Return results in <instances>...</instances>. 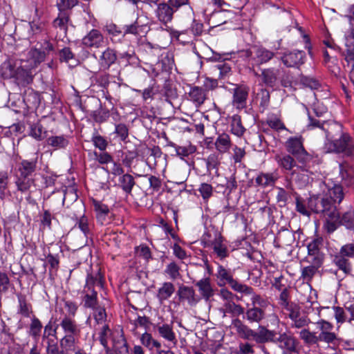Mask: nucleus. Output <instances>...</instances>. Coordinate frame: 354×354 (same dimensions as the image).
I'll return each instance as SVG.
<instances>
[{"label":"nucleus","mask_w":354,"mask_h":354,"mask_svg":"<svg viewBox=\"0 0 354 354\" xmlns=\"http://www.w3.org/2000/svg\"><path fill=\"white\" fill-rule=\"evenodd\" d=\"M16 185L18 190L24 192L28 190L34 183V180L30 178L21 175H16Z\"/></svg>","instance_id":"obj_36"},{"label":"nucleus","mask_w":354,"mask_h":354,"mask_svg":"<svg viewBox=\"0 0 354 354\" xmlns=\"http://www.w3.org/2000/svg\"><path fill=\"white\" fill-rule=\"evenodd\" d=\"M79 336L80 335H64L60 340L61 347L66 351H76L75 345L78 342Z\"/></svg>","instance_id":"obj_28"},{"label":"nucleus","mask_w":354,"mask_h":354,"mask_svg":"<svg viewBox=\"0 0 354 354\" xmlns=\"http://www.w3.org/2000/svg\"><path fill=\"white\" fill-rule=\"evenodd\" d=\"M299 337L308 346L318 344L319 342L318 335L315 332L304 328L299 333Z\"/></svg>","instance_id":"obj_26"},{"label":"nucleus","mask_w":354,"mask_h":354,"mask_svg":"<svg viewBox=\"0 0 354 354\" xmlns=\"http://www.w3.org/2000/svg\"><path fill=\"white\" fill-rule=\"evenodd\" d=\"M231 132L239 137L241 136L245 132V128L242 125L241 117L238 115H234L232 118Z\"/></svg>","instance_id":"obj_38"},{"label":"nucleus","mask_w":354,"mask_h":354,"mask_svg":"<svg viewBox=\"0 0 354 354\" xmlns=\"http://www.w3.org/2000/svg\"><path fill=\"white\" fill-rule=\"evenodd\" d=\"M189 95L190 99L197 105L202 104L205 100V93L204 91L199 87H193L191 88Z\"/></svg>","instance_id":"obj_37"},{"label":"nucleus","mask_w":354,"mask_h":354,"mask_svg":"<svg viewBox=\"0 0 354 354\" xmlns=\"http://www.w3.org/2000/svg\"><path fill=\"white\" fill-rule=\"evenodd\" d=\"M19 313L26 317H29L32 313V306L28 304L24 299L20 298L19 299Z\"/></svg>","instance_id":"obj_52"},{"label":"nucleus","mask_w":354,"mask_h":354,"mask_svg":"<svg viewBox=\"0 0 354 354\" xmlns=\"http://www.w3.org/2000/svg\"><path fill=\"white\" fill-rule=\"evenodd\" d=\"M334 317L337 324H342L346 321H348V316L346 311L341 307L333 306Z\"/></svg>","instance_id":"obj_47"},{"label":"nucleus","mask_w":354,"mask_h":354,"mask_svg":"<svg viewBox=\"0 0 354 354\" xmlns=\"http://www.w3.org/2000/svg\"><path fill=\"white\" fill-rule=\"evenodd\" d=\"M340 175L344 185L348 187H354V171L348 167L340 165Z\"/></svg>","instance_id":"obj_29"},{"label":"nucleus","mask_w":354,"mask_h":354,"mask_svg":"<svg viewBox=\"0 0 354 354\" xmlns=\"http://www.w3.org/2000/svg\"><path fill=\"white\" fill-rule=\"evenodd\" d=\"M239 326L238 332L244 338L254 340L256 342L257 332H254L248 327L243 325L239 321L238 322Z\"/></svg>","instance_id":"obj_42"},{"label":"nucleus","mask_w":354,"mask_h":354,"mask_svg":"<svg viewBox=\"0 0 354 354\" xmlns=\"http://www.w3.org/2000/svg\"><path fill=\"white\" fill-rule=\"evenodd\" d=\"M299 84L311 89H317L319 86L318 81L306 76L299 77Z\"/></svg>","instance_id":"obj_58"},{"label":"nucleus","mask_w":354,"mask_h":354,"mask_svg":"<svg viewBox=\"0 0 354 354\" xmlns=\"http://www.w3.org/2000/svg\"><path fill=\"white\" fill-rule=\"evenodd\" d=\"M93 205L96 212L97 220L100 221L101 223H103L109 213L108 206L96 200L93 201Z\"/></svg>","instance_id":"obj_31"},{"label":"nucleus","mask_w":354,"mask_h":354,"mask_svg":"<svg viewBox=\"0 0 354 354\" xmlns=\"http://www.w3.org/2000/svg\"><path fill=\"white\" fill-rule=\"evenodd\" d=\"M317 198H310L309 201V207L314 212L324 214L325 220L324 228L328 233L333 232L340 224H342L339 214L336 207L332 205L328 201V197L324 198L321 201V205H313Z\"/></svg>","instance_id":"obj_2"},{"label":"nucleus","mask_w":354,"mask_h":354,"mask_svg":"<svg viewBox=\"0 0 354 354\" xmlns=\"http://www.w3.org/2000/svg\"><path fill=\"white\" fill-rule=\"evenodd\" d=\"M175 148V151L178 156L181 157H186L189 155L194 153L196 151V147L192 145H189L188 146H177L174 144H172Z\"/></svg>","instance_id":"obj_44"},{"label":"nucleus","mask_w":354,"mask_h":354,"mask_svg":"<svg viewBox=\"0 0 354 354\" xmlns=\"http://www.w3.org/2000/svg\"><path fill=\"white\" fill-rule=\"evenodd\" d=\"M305 53L301 50H295L285 53L281 57V61L287 67H295L304 64Z\"/></svg>","instance_id":"obj_12"},{"label":"nucleus","mask_w":354,"mask_h":354,"mask_svg":"<svg viewBox=\"0 0 354 354\" xmlns=\"http://www.w3.org/2000/svg\"><path fill=\"white\" fill-rule=\"evenodd\" d=\"M64 335H80V328L76 322L68 317H64L60 323Z\"/></svg>","instance_id":"obj_20"},{"label":"nucleus","mask_w":354,"mask_h":354,"mask_svg":"<svg viewBox=\"0 0 354 354\" xmlns=\"http://www.w3.org/2000/svg\"><path fill=\"white\" fill-rule=\"evenodd\" d=\"M177 294L180 300L187 301L188 304L192 306H195L200 301L199 297L196 295L192 287L181 286L179 287Z\"/></svg>","instance_id":"obj_14"},{"label":"nucleus","mask_w":354,"mask_h":354,"mask_svg":"<svg viewBox=\"0 0 354 354\" xmlns=\"http://www.w3.org/2000/svg\"><path fill=\"white\" fill-rule=\"evenodd\" d=\"M281 349L295 352L298 345L297 339L290 332H285L276 336L275 342Z\"/></svg>","instance_id":"obj_8"},{"label":"nucleus","mask_w":354,"mask_h":354,"mask_svg":"<svg viewBox=\"0 0 354 354\" xmlns=\"http://www.w3.org/2000/svg\"><path fill=\"white\" fill-rule=\"evenodd\" d=\"M354 43V26L344 33V44L348 48H351Z\"/></svg>","instance_id":"obj_64"},{"label":"nucleus","mask_w":354,"mask_h":354,"mask_svg":"<svg viewBox=\"0 0 354 354\" xmlns=\"http://www.w3.org/2000/svg\"><path fill=\"white\" fill-rule=\"evenodd\" d=\"M30 136L37 140H41L43 136V127L39 123H35L30 126Z\"/></svg>","instance_id":"obj_57"},{"label":"nucleus","mask_w":354,"mask_h":354,"mask_svg":"<svg viewBox=\"0 0 354 354\" xmlns=\"http://www.w3.org/2000/svg\"><path fill=\"white\" fill-rule=\"evenodd\" d=\"M179 270L177 264L171 262L167 266L165 272L169 276L170 279L174 280L180 277Z\"/></svg>","instance_id":"obj_50"},{"label":"nucleus","mask_w":354,"mask_h":354,"mask_svg":"<svg viewBox=\"0 0 354 354\" xmlns=\"http://www.w3.org/2000/svg\"><path fill=\"white\" fill-rule=\"evenodd\" d=\"M94 158L100 164H108L113 162V158L107 152L97 153L94 151L93 153Z\"/></svg>","instance_id":"obj_61"},{"label":"nucleus","mask_w":354,"mask_h":354,"mask_svg":"<svg viewBox=\"0 0 354 354\" xmlns=\"http://www.w3.org/2000/svg\"><path fill=\"white\" fill-rule=\"evenodd\" d=\"M104 39L102 34L96 29L91 30L82 39V44L87 48H100L104 45Z\"/></svg>","instance_id":"obj_10"},{"label":"nucleus","mask_w":354,"mask_h":354,"mask_svg":"<svg viewBox=\"0 0 354 354\" xmlns=\"http://www.w3.org/2000/svg\"><path fill=\"white\" fill-rule=\"evenodd\" d=\"M251 295V301L254 306L257 307V306H259V308L262 309L269 306V302L260 295H254L253 293H252Z\"/></svg>","instance_id":"obj_62"},{"label":"nucleus","mask_w":354,"mask_h":354,"mask_svg":"<svg viewBox=\"0 0 354 354\" xmlns=\"http://www.w3.org/2000/svg\"><path fill=\"white\" fill-rule=\"evenodd\" d=\"M78 0H59L57 1V6L59 12L57 17L54 20V26L66 30L69 21V12L66 10L71 9L76 6Z\"/></svg>","instance_id":"obj_3"},{"label":"nucleus","mask_w":354,"mask_h":354,"mask_svg":"<svg viewBox=\"0 0 354 354\" xmlns=\"http://www.w3.org/2000/svg\"><path fill=\"white\" fill-rule=\"evenodd\" d=\"M278 73L279 71L274 68L264 69L261 73L263 82L270 86H274L277 81Z\"/></svg>","instance_id":"obj_32"},{"label":"nucleus","mask_w":354,"mask_h":354,"mask_svg":"<svg viewBox=\"0 0 354 354\" xmlns=\"http://www.w3.org/2000/svg\"><path fill=\"white\" fill-rule=\"evenodd\" d=\"M175 291V287L171 282H165L158 288L156 297L160 304L169 299Z\"/></svg>","instance_id":"obj_18"},{"label":"nucleus","mask_w":354,"mask_h":354,"mask_svg":"<svg viewBox=\"0 0 354 354\" xmlns=\"http://www.w3.org/2000/svg\"><path fill=\"white\" fill-rule=\"evenodd\" d=\"M267 124L270 128L276 131H279L286 129L285 125L281 121V120L274 115H271L268 118Z\"/></svg>","instance_id":"obj_54"},{"label":"nucleus","mask_w":354,"mask_h":354,"mask_svg":"<svg viewBox=\"0 0 354 354\" xmlns=\"http://www.w3.org/2000/svg\"><path fill=\"white\" fill-rule=\"evenodd\" d=\"M210 244L214 250V252L219 258L223 259L227 256V247L225 244H223V237L220 234H216L214 239L211 241Z\"/></svg>","instance_id":"obj_23"},{"label":"nucleus","mask_w":354,"mask_h":354,"mask_svg":"<svg viewBox=\"0 0 354 354\" xmlns=\"http://www.w3.org/2000/svg\"><path fill=\"white\" fill-rule=\"evenodd\" d=\"M227 284H229L235 291L243 292L246 295H251L252 293V289L250 287L239 283L234 280L233 277L227 282Z\"/></svg>","instance_id":"obj_43"},{"label":"nucleus","mask_w":354,"mask_h":354,"mask_svg":"<svg viewBox=\"0 0 354 354\" xmlns=\"http://www.w3.org/2000/svg\"><path fill=\"white\" fill-rule=\"evenodd\" d=\"M84 306L93 309L97 307V292L92 290L91 294H86L84 297Z\"/></svg>","instance_id":"obj_56"},{"label":"nucleus","mask_w":354,"mask_h":354,"mask_svg":"<svg viewBox=\"0 0 354 354\" xmlns=\"http://www.w3.org/2000/svg\"><path fill=\"white\" fill-rule=\"evenodd\" d=\"M198 192L203 200H208L212 195L213 187L210 184L202 183L198 188Z\"/></svg>","instance_id":"obj_59"},{"label":"nucleus","mask_w":354,"mask_h":354,"mask_svg":"<svg viewBox=\"0 0 354 354\" xmlns=\"http://www.w3.org/2000/svg\"><path fill=\"white\" fill-rule=\"evenodd\" d=\"M223 306L225 313H228L239 315L243 313V308L239 305L236 304L233 300L225 302Z\"/></svg>","instance_id":"obj_45"},{"label":"nucleus","mask_w":354,"mask_h":354,"mask_svg":"<svg viewBox=\"0 0 354 354\" xmlns=\"http://www.w3.org/2000/svg\"><path fill=\"white\" fill-rule=\"evenodd\" d=\"M133 177L125 174L120 176L118 178V186L126 193L131 194L133 186L135 185Z\"/></svg>","instance_id":"obj_25"},{"label":"nucleus","mask_w":354,"mask_h":354,"mask_svg":"<svg viewBox=\"0 0 354 354\" xmlns=\"http://www.w3.org/2000/svg\"><path fill=\"white\" fill-rule=\"evenodd\" d=\"M214 145L218 152L221 153L227 152L232 146L230 136L227 133L219 134L215 140Z\"/></svg>","instance_id":"obj_21"},{"label":"nucleus","mask_w":354,"mask_h":354,"mask_svg":"<svg viewBox=\"0 0 354 354\" xmlns=\"http://www.w3.org/2000/svg\"><path fill=\"white\" fill-rule=\"evenodd\" d=\"M277 334L275 332L267 330L265 328H261L260 330L257 333L256 342L258 343H263L265 342H275Z\"/></svg>","instance_id":"obj_33"},{"label":"nucleus","mask_w":354,"mask_h":354,"mask_svg":"<svg viewBox=\"0 0 354 354\" xmlns=\"http://www.w3.org/2000/svg\"><path fill=\"white\" fill-rule=\"evenodd\" d=\"M216 275L218 279V285L221 287L225 286L232 278V275L230 272L221 265L217 268Z\"/></svg>","instance_id":"obj_35"},{"label":"nucleus","mask_w":354,"mask_h":354,"mask_svg":"<svg viewBox=\"0 0 354 354\" xmlns=\"http://www.w3.org/2000/svg\"><path fill=\"white\" fill-rule=\"evenodd\" d=\"M99 339L100 344L104 346V348L106 350V352L109 351V348L108 345L109 339H111L113 343V347L115 350H117L119 347L118 344L124 346L127 351V342L122 335H120L119 339L115 340L113 338V333L109 328V326L106 324L103 325L101 331L99 333Z\"/></svg>","instance_id":"obj_5"},{"label":"nucleus","mask_w":354,"mask_h":354,"mask_svg":"<svg viewBox=\"0 0 354 354\" xmlns=\"http://www.w3.org/2000/svg\"><path fill=\"white\" fill-rule=\"evenodd\" d=\"M246 317L250 322H259L263 317V311L262 309L254 306L248 310Z\"/></svg>","instance_id":"obj_40"},{"label":"nucleus","mask_w":354,"mask_h":354,"mask_svg":"<svg viewBox=\"0 0 354 354\" xmlns=\"http://www.w3.org/2000/svg\"><path fill=\"white\" fill-rule=\"evenodd\" d=\"M326 152L344 153L347 156L354 155V140L342 131V126L337 122L330 124L326 131Z\"/></svg>","instance_id":"obj_1"},{"label":"nucleus","mask_w":354,"mask_h":354,"mask_svg":"<svg viewBox=\"0 0 354 354\" xmlns=\"http://www.w3.org/2000/svg\"><path fill=\"white\" fill-rule=\"evenodd\" d=\"M42 327L41 322L39 319L35 316H33L30 324L29 335L34 339H37L40 336Z\"/></svg>","instance_id":"obj_39"},{"label":"nucleus","mask_w":354,"mask_h":354,"mask_svg":"<svg viewBox=\"0 0 354 354\" xmlns=\"http://www.w3.org/2000/svg\"><path fill=\"white\" fill-rule=\"evenodd\" d=\"M335 265L339 270H342L345 274H348L351 271V266L348 260L342 255L336 256L334 259Z\"/></svg>","instance_id":"obj_41"},{"label":"nucleus","mask_w":354,"mask_h":354,"mask_svg":"<svg viewBox=\"0 0 354 354\" xmlns=\"http://www.w3.org/2000/svg\"><path fill=\"white\" fill-rule=\"evenodd\" d=\"M59 59L62 62H65L69 64H74L76 61L69 48H64L59 52Z\"/></svg>","instance_id":"obj_51"},{"label":"nucleus","mask_w":354,"mask_h":354,"mask_svg":"<svg viewBox=\"0 0 354 354\" xmlns=\"http://www.w3.org/2000/svg\"><path fill=\"white\" fill-rule=\"evenodd\" d=\"M155 328L157 330L161 337L171 342L174 346L176 344L177 339L176 334L173 330L172 324L158 323L155 326Z\"/></svg>","instance_id":"obj_15"},{"label":"nucleus","mask_w":354,"mask_h":354,"mask_svg":"<svg viewBox=\"0 0 354 354\" xmlns=\"http://www.w3.org/2000/svg\"><path fill=\"white\" fill-rule=\"evenodd\" d=\"M274 160L277 162L278 166L285 171H292L297 166L295 160L290 154H276L274 156Z\"/></svg>","instance_id":"obj_16"},{"label":"nucleus","mask_w":354,"mask_h":354,"mask_svg":"<svg viewBox=\"0 0 354 354\" xmlns=\"http://www.w3.org/2000/svg\"><path fill=\"white\" fill-rule=\"evenodd\" d=\"M37 12V9L35 8V17L29 22L30 30L32 35H39L46 32V21L39 18Z\"/></svg>","instance_id":"obj_22"},{"label":"nucleus","mask_w":354,"mask_h":354,"mask_svg":"<svg viewBox=\"0 0 354 354\" xmlns=\"http://www.w3.org/2000/svg\"><path fill=\"white\" fill-rule=\"evenodd\" d=\"M117 59V55L114 50L108 48L100 57L99 64L102 68L108 69Z\"/></svg>","instance_id":"obj_19"},{"label":"nucleus","mask_w":354,"mask_h":354,"mask_svg":"<svg viewBox=\"0 0 354 354\" xmlns=\"http://www.w3.org/2000/svg\"><path fill=\"white\" fill-rule=\"evenodd\" d=\"M310 322V319L306 316H301L299 314L292 320L291 326L292 328H301L308 326Z\"/></svg>","instance_id":"obj_53"},{"label":"nucleus","mask_w":354,"mask_h":354,"mask_svg":"<svg viewBox=\"0 0 354 354\" xmlns=\"http://www.w3.org/2000/svg\"><path fill=\"white\" fill-rule=\"evenodd\" d=\"M342 225L348 229H354V209L349 210L344 214L342 218Z\"/></svg>","instance_id":"obj_49"},{"label":"nucleus","mask_w":354,"mask_h":354,"mask_svg":"<svg viewBox=\"0 0 354 354\" xmlns=\"http://www.w3.org/2000/svg\"><path fill=\"white\" fill-rule=\"evenodd\" d=\"M339 254L345 257L354 258V243H348L343 245Z\"/></svg>","instance_id":"obj_63"},{"label":"nucleus","mask_w":354,"mask_h":354,"mask_svg":"<svg viewBox=\"0 0 354 354\" xmlns=\"http://www.w3.org/2000/svg\"><path fill=\"white\" fill-rule=\"evenodd\" d=\"M249 91V87L243 84L236 85L232 89V104L236 109L240 111L246 107Z\"/></svg>","instance_id":"obj_6"},{"label":"nucleus","mask_w":354,"mask_h":354,"mask_svg":"<svg viewBox=\"0 0 354 354\" xmlns=\"http://www.w3.org/2000/svg\"><path fill=\"white\" fill-rule=\"evenodd\" d=\"M93 310L94 312L93 315L96 324H102L105 322L106 318L105 309L102 307H97Z\"/></svg>","instance_id":"obj_55"},{"label":"nucleus","mask_w":354,"mask_h":354,"mask_svg":"<svg viewBox=\"0 0 354 354\" xmlns=\"http://www.w3.org/2000/svg\"><path fill=\"white\" fill-rule=\"evenodd\" d=\"M173 12L172 8L167 3H160L158 6L157 17L158 19L164 24L171 21Z\"/></svg>","instance_id":"obj_24"},{"label":"nucleus","mask_w":354,"mask_h":354,"mask_svg":"<svg viewBox=\"0 0 354 354\" xmlns=\"http://www.w3.org/2000/svg\"><path fill=\"white\" fill-rule=\"evenodd\" d=\"M285 147L287 151L297 159L304 160L308 156V153L305 150L303 145V139L301 136L289 138L285 143Z\"/></svg>","instance_id":"obj_7"},{"label":"nucleus","mask_w":354,"mask_h":354,"mask_svg":"<svg viewBox=\"0 0 354 354\" xmlns=\"http://www.w3.org/2000/svg\"><path fill=\"white\" fill-rule=\"evenodd\" d=\"M47 144L55 149H62L68 145V140L65 136H50L47 139Z\"/></svg>","instance_id":"obj_34"},{"label":"nucleus","mask_w":354,"mask_h":354,"mask_svg":"<svg viewBox=\"0 0 354 354\" xmlns=\"http://www.w3.org/2000/svg\"><path fill=\"white\" fill-rule=\"evenodd\" d=\"M285 311L284 314L286 315L291 320L296 318L300 314L299 307L292 303L282 308Z\"/></svg>","instance_id":"obj_46"},{"label":"nucleus","mask_w":354,"mask_h":354,"mask_svg":"<svg viewBox=\"0 0 354 354\" xmlns=\"http://www.w3.org/2000/svg\"><path fill=\"white\" fill-rule=\"evenodd\" d=\"M91 141L93 145L100 151H105L108 146L107 140L104 137L98 134L93 135L91 138Z\"/></svg>","instance_id":"obj_48"},{"label":"nucleus","mask_w":354,"mask_h":354,"mask_svg":"<svg viewBox=\"0 0 354 354\" xmlns=\"http://www.w3.org/2000/svg\"><path fill=\"white\" fill-rule=\"evenodd\" d=\"M196 286L198 288L200 294L205 300H208L214 294L213 286L208 277L201 279L196 283Z\"/></svg>","instance_id":"obj_17"},{"label":"nucleus","mask_w":354,"mask_h":354,"mask_svg":"<svg viewBox=\"0 0 354 354\" xmlns=\"http://www.w3.org/2000/svg\"><path fill=\"white\" fill-rule=\"evenodd\" d=\"M36 168V162L23 160L17 167V174L30 177L35 171Z\"/></svg>","instance_id":"obj_27"},{"label":"nucleus","mask_w":354,"mask_h":354,"mask_svg":"<svg viewBox=\"0 0 354 354\" xmlns=\"http://www.w3.org/2000/svg\"><path fill=\"white\" fill-rule=\"evenodd\" d=\"M45 57V51H41L40 49L37 48L31 49L28 52V60L25 64L21 65V67L24 68L28 73L29 71L42 62Z\"/></svg>","instance_id":"obj_11"},{"label":"nucleus","mask_w":354,"mask_h":354,"mask_svg":"<svg viewBox=\"0 0 354 354\" xmlns=\"http://www.w3.org/2000/svg\"><path fill=\"white\" fill-rule=\"evenodd\" d=\"M254 57L251 58L252 64L260 65L269 62L273 58L274 53L263 47L253 48Z\"/></svg>","instance_id":"obj_13"},{"label":"nucleus","mask_w":354,"mask_h":354,"mask_svg":"<svg viewBox=\"0 0 354 354\" xmlns=\"http://www.w3.org/2000/svg\"><path fill=\"white\" fill-rule=\"evenodd\" d=\"M344 194L342 187L339 185H335L333 187L328 189L327 192L324 194L320 200H319L318 198H317L315 202L317 201V203L315 205H321L322 199L328 197V201L330 202L332 205H335V203H341L344 198Z\"/></svg>","instance_id":"obj_9"},{"label":"nucleus","mask_w":354,"mask_h":354,"mask_svg":"<svg viewBox=\"0 0 354 354\" xmlns=\"http://www.w3.org/2000/svg\"><path fill=\"white\" fill-rule=\"evenodd\" d=\"M317 270L316 267L311 266L304 267L301 271V278L308 282L313 279Z\"/></svg>","instance_id":"obj_60"},{"label":"nucleus","mask_w":354,"mask_h":354,"mask_svg":"<svg viewBox=\"0 0 354 354\" xmlns=\"http://www.w3.org/2000/svg\"><path fill=\"white\" fill-rule=\"evenodd\" d=\"M317 328L319 330L318 338L319 342H324L328 345L335 344L337 342V335L333 332V325L324 320L320 319L316 322Z\"/></svg>","instance_id":"obj_4"},{"label":"nucleus","mask_w":354,"mask_h":354,"mask_svg":"<svg viewBox=\"0 0 354 354\" xmlns=\"http://www.w3.org/2000/svg\"><path fill=\"white\" fill-rule=\"evenodd\" d=\"M277 179V175L274 173H261L256 178V183L263 187L272 186Z\"/></svg>","instance_id":"obj_30"}]
</instances>
